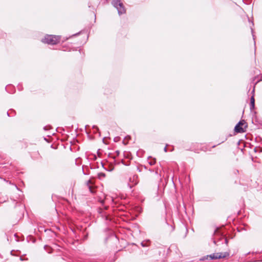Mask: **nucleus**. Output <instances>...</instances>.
Listing matches in <instances>:
<instances>
[{"label":"nucleus","mask_w":262,"mask_h":262,"mask_svg":"<svg viewBox=\"0 0 262 262\" xmlns=\"http://www.w3.org/2000/svg\"><path fill=\"white\" fill-rule=\"evenodd\" d=\"M60 38V36L47 34L42 38L41 41L45 43L53 45L58 43Z\"/></svg>","instance_id":"nucleus-1"},{"label":"nucleus","mask_w":262,"mask_h":262,"mask_svg":"<svg viewBox=\"0 0 262 262\" xmlns=\"http://www.w3.org/2000/svg\"><path fill=\"white\" fill-rule=\"evenodd\" d=\"M229 252H225L223 253H214L210 254V255H207V256L204 257L201 259V260H204L205 259H207L208 257H209L211 259L223 258L229 256Z\"/></svg>","instance_id":"nucleus-2"},{"label":"nucleus","mask_w":262,"mask_h":262,"mask_svg":"<svg viewBox=\"0 0 262 262\" xmlns=\"http://www.w3.org/2000/svg\"><path fill=\"white\" fill-rule=\"evenodd\" d=\"M112 4L116 8L119 15L125 12V9L120 0H112Z\"/></svg>","instance_id":"nucleus-3"},{"label":"nucleus","mask_w":262,"mask_h":262,"mask_svg":"<svg viewBox=\"0 0 262 262\" xmlns=\"http://www.w3.org/2000/svg\"><path fill=\"white\" fill-rule=\"evenodd\" d=\"M246 123L244 120H240L234 127V131L237 133H242L246 132V129L242 127Z\"/></svg>","instance_id":"nucleus-4"},{"label":"nucleus","mask_w":262,"mask_h":262,"mask_svg":"<svg viewBox=\"0 0 262 262\" xmlns=\"http://www.w3.org/2000/svg\"><path fill=\"white\" fill-rule=\"evenodd\" d=\"M85 187L91 193H94L96 192L97 188L94 184V181H87Z\"/></svg>","instance_id":"nucleus-5"},{"label":"nucleus","mask_w":262,"mask_h":262,"mask_svg":"<svg viewBox=\"0 0 262 262\" xmlns=\"http://www.w3.org/2000/svg\"><path fill=\"white\" fill-rule=\"evenodd\" d=\"M255 107V99L254 97V95H253L250 98V110L252 111L254 108Z\"/></svg>","instance_id":"nucleus-6"},{"label":"nucleus","mask_w":262,"mask_h":262,"mask_svg":"<svg viewBox=\"0 0 262 262\" xmlns=\"http://www.w3.org/2000/svg\"><path fill=\"white\" fill-rule=\"evenodd\" d=\"M148 159H151V160H150L149 162H148V163L150 165H154L155 164L156 162V160L155 158H152L151 157L149 156L148 157Z\"/></svg>","instance_id":"nucleus-7"},{"label":"nucleus","mask_w":262,"mask_h":262,"mask_svg":"<svg viewBox=\"0 0 262 262\" xmlns=\"http://www.w3.org/2000/svg\"><path fill=\"white\" fill-rule=\"evenodd\" d=\"M150 245V241H143L141 243V245L142 247H148Z\"/></svg>","instance_id":"nucleus-8"},{"label":"nucleus","mask_w":262,"mask_h":262,"mask_svg":"<svg viewBox=\"0 0 262 262\" xmlns=\"http://www.w3.org/2000/svg\"><path fill=\"white\" fill-rule=\"evenodd\" d=\"M251 33H252V34L253 40H254V44L255 45V36L253 34V29L252 28V26L251 27Z\"/></svg>","instance_id":"nucleus-9"},{"label":"nucleus","mask_w":262,"mask_h":262,"mask_svg":"<svg viewBox=\"0 0 262 262\" xmlns=\"http://www.w3.org/2000/svg\"><path fill=\"white\" fill-rule=\"evenodd\" d=\"M11 112H13L14 113H15V111L13 110H11L10 111V112H8L7 113V114L8 115V116H12L13 115H10V114L11 113Z\"/></svg>","instance_id":"nucleus-10"},{"label":"nucleus","mask_w":262,"mask_h":262,"mask_svg":"<svg viewBox=\"0 0 262 262\" xmlns=\"http://www.w3.org/2000/svg\"><path fill=\"white\" fill-rule=\"evenodd\" d=\"M99 176L104 177L105 176V174L104 173L101 172V173H99Z\"/></svg>","instance_id":"nucleus-11"},{"label":"nucleus","mask_w":262,"mask_h":262,"mask_svg":"<svg viewBox=\"0 0 262 262\" xmlns=\"http://www.w3.org/2000/svg\"><path fill=\"white\" fill-rule=\"evenodd\" d=\"M118 141H119V137H115L114 138V141L115 142H118Z\"/></svg>","instance_id":"nucleus-12"},{"label":"nucleus","mask_w":262,"mask_h":262,"mask_svg":"<svg viewBox=\"0 0 262 262\" xmlns=\"http://www.w3.org/2000/svg\"><path fill=\"white\" fill-rule=\"evenodd\" d=\"M167 145H166V146L164 147V151L165 152H166L167 151Z\"/></svg>","instance_id":"nucleus-13"},{"label":"nucleus","mask_w":262,"mask_h":262,"mask_svg":"<svg viewBox=\"0 0 262 262\" xmlns=\"http://www.w3.org/2000/svg\"><path fill=\"white\" fill-rule=\"evenodd\" d=\"M43 129L45 130H47L48 129V127L47 126H46L43 127Z\"/></svg>","instance_id":"nucleus-14"},{"label":"nucleus","mask_w":262,"mask_h":262,"mask_svg":"<svg viewBox=\"0 0 262 262\" xmlns=\"http://www.w3.org/2000/svg\"><path fill=\"white\" fill-rule=\"evenodd\" d=\"M116 153L117 156H119V155L120 154V151L119 150H117V151H116Z\"/></svg>","instance_id":"nucleus-15"},{"label":"nucleus","mask_w":262,"mask_h":262,"mask_svg":"<svg viewBox=\"0 0 262 262\" xmlns=\"http://www.w3.org/2000/svg\"><path fill=\"white\" fill-rule=\"evenodd\" d=\"M93 127L94 128H96L97 130H98V128L96 126H95V125H94Z\"/></svg>","instance_id":"nucleus-16"},{"label":"nucleus","mask_w":262,"mask_h":262,"mask_svg":"<svg viewBox=\"0 0 262 262\" xmlns=\"http://www.w3.org/2000/svg\"><path fill=\"white\" fill-rule=\"evenodd\" d=\"M79 160V159H76V164H77V162H78V161Z\"/></svg>","instance_id":"nucleus-17"},{"label":"nucleus","mask_w":262,"mask_h":262,"mask_svg":"<svg viewBox=\"0 0 262 262\" xmlns=\"http://www.w3.org/2000/svg\"><path fill=\"white\" fill-rule=\"evenodd\" d=\"M254 88L253 89V91H252V93H254Z\"/></svg>","instance_id":"nucleus-18"},{"label":"nucleus","mask_w":262,"mask_h":262,"mask_svg":"<svg viewBox=\"0 0 262 262\" xmlns=\"http://www.w3.org/2000/svg\"><path fill=\"white\" fill-rule=\"evenodd\" d=\"M12 114H14V115L15 114V113H14L13 112H11ZM13 116V115H12Z\"/></svg>","instance_id":"nucleus-19"},{"label":"nucleus","mask_w":262,"mask_h":262,"mask_svg":"<svg viewBox=\"0 0 262 262\" xmlns=\"http://www.w3.org/2000/svg\"><path fill=\"white\" fill-rule=\"evenodd\" d=\"M251 24H252V26H253L254 25V24L252 21L251 22Z\"/></svg>","instance_id":"nucleus-20"}]
</instances>
